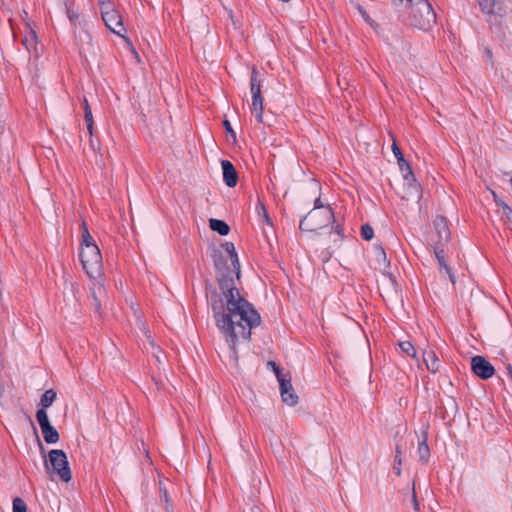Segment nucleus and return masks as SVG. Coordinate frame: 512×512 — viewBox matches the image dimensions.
Returning <instances> with one entry per match:
<instances>
[{
  "label": "nucleus",
  "instance_id": "obj_31",
  "mask_svg": "<svg viewBox=\"0 0 512 512\" xmlns=\"http://www.w3.org/2000/svg\"><path fill=\"white\" fill-rule=\"evenodd\" d=\"M392 152L397 160L401 159V157H404L403 153L401 152V150L398 147L396 140L394 138H393V143H392Z\"/></svg>",
  "mask_w": 512,
  "mask_h": 512
},
{
  "label": "nucleus",
  "instance_id": "obj_39",
  "mask_svg": "<svg viewBox=\"0 0 512 512\" xmlns=\"http://www.w3.org/2000/svg\"><path fill=\"white\" fill-rule=\"evenodd\" d=\"M377 252H378V255H379V256H382V257H383V259L385 260V258H386V254H385L384 250H383L382 248H380Z\"/></svg>",
  "mask_w": 512,
  "mask_h": 512
},
{
  "label": "nucleus",
  "instance_id": "obj_3",
  "mask_svg": "<svg viewBox=\"0 0 512 512\" xmlns=\"http://www.w3.org/2000/svg\"><path fill=\"white\" fill-rule=\"evenodd\" d=\"M332 221H334L332 208L329 205L325 206L318 197L314 201V208L300 220L299 228L302 231H316Z\"/></svg>",
  "mask_w": 512,
  "mask_h": 512
},
{
  "label": "nucleus",
  "instance_id": "obj_19",
  "mask_svg": "<svg viewBox=\"0 0 512 512\" xmlns=\"http://www.w3.org/2000/svg\"><path fill=\"white\" fill-rule=\"evenodd\" d=\"M56 399V392L53 389L46 390L41 397L40 405L42 409L48 408Z\"/></svg>",
  "mask_w": 512,
  "mask_h": 512
},
{
  "label": "nucleus",
  "instance_id": "obj_17",
  "mask_svg": "<svg viewBox=\"0 0 512 512\" xmlns=\"http://www.w3.org/2000/svg\"><path fill=\"white\" fill-rule=\"evenodd\" d=\"M41 432L46 443L55 444L59 441V433L52 425L41 428Z\"/></svg>",
  "mask_w": 512,
  "mask_h": 512
},
{
  "label": "nucleus",
  "instance_id": "obj_8",
  "mask_svg": "<svg viewBox=\"0 0 512 512\" xmlns=\"http://www.w3.org/2000/svg\"><path fill=\"white\" fill-rule=\"evenodd\" d=\"M472 371L482 379H489L494 375L492 364L482 356H474L471 360Z\"/></svg>",
  "mask_w": 512,
  "mask_h": 512
},
{
  "label": "nucleus",
  "instance_id": "obj_41",
  "mask_svg": "<svg viewBox=\"0 0 512 512\" xmlns=\"http://www.w3.org/2000/svg\"><path fill=\"white\" fill-rule=\"evenodd\" d=\"M413 501H414L415 507L417 508V506H418V502H417V500H416L415 493L413 494Z\"/></svg>",
  "mask_w": 512,
  "mask_h": 512
},
{
  "label": "nucleus",
  "instance_id": "obj_22",
  "mask_svg": "<svg viewBox=\"0 0 512 512\" xmlns=\"http://www.w3.org/2000/svg\"><path fill=\"white\" fill-rule=\"evenodd\" d=\"M256 211H257L258 216L261 219H263V221H265L267 224L271 225V219L268 215V212H267L263 202L258 201V203L256 205Z\"/></svg>",
  "mask_w": 512,
  "mask_h": 512
},
{
  "label": "nucleus",
  "instance_id": "obj_32",
  "mask_svg": "<svg viewBox=\"0 0 512 512\" xmlns=\"http://www.w3.org/2000/svg\"><path fill=\"white\" fill-rule=\"evenodd\" d=\"M84 120H85V123H94V120H93V115H92V110L90 107H85V111H84Z\"/></svg>",
  "mask_w": 512,
  "mask_h": 512
},
{
  "label": "nucleus",
  "instance_id": "obj_36",
  "mask_svg": "<svg viewBox=\"0 0 512 512\" xmlns=\"http://www.w3.org/2000/svg\"><path fill=\"white\" fill-rule=\"evenodd\" d=\"M359 10H360L362 16L364 17V19L368 22L370 20V17L367 15V13L364 10H362L360 7H359Z\"/></svg>",
  "mask_w": 512,
  "mask_h": 512
},
{
  "label": "nucleus",
  "instance_id": "obj_5",
  "mask_svg": "<svg viewBox=\"0 0 512 512\" xmlns=\"http://www.w3.org/2000/svg\"><path fill=\"white\" fill-rule=\"evenodd\" d=\"M101 16L106 27L120 37H124L126 29L123 24L122 16L115 10L109 2L99 0Z\"/></svg>",
  "mask_w": 512,
  "mask_h": 512
},
{
  "label": "nucleus",
  "instance_id": "obj_37",
  "mask_svg": "<svg viewBox=\"0 0 512 512\" xmlns=\"http://www.w3.org/2000/svg\"><path fill=\"white\" fill-rule=\"evenodd\" d=\"M324 218L319 214L316 218H314L311 223L313 222H322Z\"/></svg>",
  "mask_w": 512,
  "mask_h": 512
},
{
  "label": "nucleus",
  "instance_id": "obj_42",
  "mask_svg": "<svg viewBox=\"0 0 512 512\" xmlns=\"http://www.w3.org/2000/svg\"><path fill=\"white\" fill-rule=\"evenodd\" d=\"M85 107H90V105H89V103H88V101H87V99H86V98H84V108H85Z\"/></svg>",
  "mask_w": 512,
  "mask_h": 512
},
{
  "label": "nucleus",
  "instance_id": "obj_15",
  "mask_svg": "<svg viewBox=\"0 0 512 512\" xmlns=\"http://www.w3.org/2000/svg\"><path fill=\"white\" fill-rule=\"evenodd\" d=\"M434 226L438 230L440 242H448L450 239V231L446 220L443 217H439L434 221Z\"/></svg>",
  "mask_w": 512,
  "mask_h": 512
},
{
  "label": "nucleus",
  "instance_id": "obj_24",
  "mask_svg": "<svg viewBox=\"0 0 512 512\" xmlns=\"http://www.w3.org/2000/svg\"><path fill=\"white\" fill-rule=\"evenodd\" d=\"M36 418H37L40 428L51 425L45 409H42V408L39 409L36 413Z\"/></svg>",
  "mask_w": 512,
  "mask_h": 512
},
{
  "label": "nucleus",
  "instance_id": "obj_21",
  "mask_svg": "<svg viewBox=\"0 0 512 512\" xmlns=\"http://www.w3.org/2000/svg\"><path fill=\"white\" fill-rule=\"evenodd\" d=\"M399 347L403 353L414 359H417V352L414 345L410 341H401Z\"/></svg>",
  "mask_w": 512,
  "mask_h": 512
},
{
  "label": "nucleus",
  "instance_id": "obj_40",
  "mask_svg": "<svg viewBox=\"0 0 512 512\" xmlns=\"http://www.w3.org/2000/svg\"><path fill=\"white\" fill-rule=\"evenodd\" d=\"M143 331L146 334L147 338L150 339L149 332H148V330L144 326H143Z\"/></svg>",
  "mask_w": 512,
  "mask_h": 512
},
{
  "label": "nucleus",
  "instance_id": "obj_28",
  "mask_svg": "<svg viewBox=\"0 0 512 512\" xmlns=\"http://www.w3.org/2000/svg\"><path fill=\"white\" fill-rule=\"evenodd\" d=\"M494 197L496 195L493 193ZM496 203L502 207L503 213L506 215L509 221L512 222V208H510L505 202L499 201L497 198H495Z\"/></svg>",
  "mask_w": 512,
  "mask_h": 512
},
{
  "label": "nucleus",
  "instance_id": "obj_7",
  "mask_svg": "<svg viewBox=\"0 0 512 512\" xmlns=\"http://www.w3.org/2000/svg\"><path fill=\"white\" fill-rule=\"evenodd\" d=\"M48 457L53 471L63 482H69L72 478V473L66 453L61 449H53L49 452Z\"/></svg>",
  "mask_w": 512,
  "mask_h": 512
},
{
  "label": "nucleus",
  "instance_id": "obj_6",
  "mask_svg": "<svg viewBox=\"0 0 512 512\" xmlns=\"http://www.w3.org/2000/svg\"><path fill=\"white\" fill-rule=\"evenodd\" d=\"M250 92L252 97L251 113L255 115L258 123L263 122V98L261 96V80L258 71L253 68L250 77Z\"/></svg>",
  "mask_w": 512,
  "mask_h": 512
},
{
  "label": "nucleus",
  "instance_id": "obj_35",
  "mask_svg": "<svg viewBox=\"0 0 512 512\" xmlns=\"http://www.w3.org/2000/svg\"><path fill=\"white\" fill-rule=\"evenodd\" d=\"M86 126H87V130H88L89 134L92 135L94 123H87Z\"/></svg>",
  "mask_w": 512,
  "mask_h": 512
},
{
  "label": "nucleus",
  "instance_id": "obj_34",
  "mask_svg": "<svg viewBox=\"0 0 512 512\" xmlns=\"http://www.w3.org/2000/svg\"><path fill=\"white\" fill-rule=\"evenodd\" d=\"M334 231H335V233H336V234H338L340 237H342V236H343V229H342L341 225H336V226L334 227Z\"/></svg>",
  "mask_w": 512,
  "mask_h": 512
},
{
  "label": "nucleus",
  "instance_id": "obj_25",
  "mask_svg": "<svg viewBox=\"0 0 512 512\" xmlns=\"http://www.w3.org/2000/svg\"><path fill=\"white\" fill-rule=\"evenodd\" d=\"M401 465H402L401 448L399 445H397L396 446V455L394 458V466H393V470L397 476L401 475Z\"/></svg>",
  "mask_w": 512,
  "mask_h": 512
},
{
  "label": "nucleus",
  "instance_id": "obj_16",
  "mask_svg": "<svg viewBox=\"0 0 512 512\" xmlns=\"http://www.w3.org/2000/svg\"><path fill=\"white\" fill-rule=\"evenodd\" d=\"M209 227L211 230L219 233L221 236L227 235L230 231V227L226 222L214 218L209 220Z\"/></svg>",
  "mask_w": 512,
  "mask_h": 512
},
{
  "label": "nucleus",
  "instance_id": "obj_23",
  "mask_svg": "<svg viewBox=\"0 0 512 512\" xmlns=\"http://www.w3.org/2000/svg\"><path fill=\"white\" fill-rule=\"evenodd\" d=\"M481 10L486 14H491L494 11L495 0H477Z\"/></svg>",
  "mask_w": 512,
  "mask_h": 512
},
{
  "label": "nucleus",
  "instance_id": "obj_18",
  "mask_svg": "<svg viewBox=\"0 0 512 512\" xmlns=\"http://www.w3.org/2000/svg\"><path fill=\"white\" fill-rule=\"evenodd\" d=\"M81 228H82V235H81V244H80V249H82V247H87V246H92V245H97L93 239V237L91 236V234L89 233V230H88V227L86 225V222L83 220L82 221V224H81Z\"/></svg>",
  "mask_w": 512,
  "mask_h": 512
},
{
  "label": "nucleus",
  "instance_id": "obj_1",
  "mask_svg": "<svg viewBox=\"0 0 512 512\" xmlns=\"http://www.w3.org/2000/svg\"><path fill=\"white\" fill-rule=\"evenodd\" d=\"M212 258L221 293L213 292L210 303L216 326L225 336L231 358L237 361V342L248 340L251 330L260 325L261 318L235 285L233 276L240 278V262L234 244L223 243L221 250L213 252Z\"/></svg>",
  "mask_w": 512,
  "mask_h": 512
},
{
  "label": "nucleus",
  "instance_id": "obj_20",
  "mask_svg": "<svg viewBox=\"0 0 512 512\" xmlns=\"http://www.w3.org/2000/svg\"><path fill=\"white\" fill-rule=\"evenodd\" d=\"M418 455H419V459L423 462H427L429 457H430V449H429V446L427 444V441L426 439L422 440L421 442H419V445H418Z\"/></svg>",
  "mask_w": 512,
  "mask_h": 512
},
{
  "label": "nucleus",
  "instance_id": "obj_27",
  "mask_svg": "<svg viewBox=\"0 0 512 512\" xmlns=\"http://www.w3.org/2000/svg\"><path fill=\"white\" fill-rule=\"evenodd\" d=\"M373 235H374V231L370 225H368V224L362 225L361 236L364 240H371L373 238Z\"/></svg>",
  "mask_w": 512,
  "mask_h": 512
},
{
  "label": "nucleus",
  "instance_id": "obj_30",
  "mask_svg": "<svg viewBox=\"0 0 512 512\" xmlns=\"http://www.w3.org/2000/svg\"><path fill=\"white\" fill-rule=\"evenodd\" d=\"M267 365L271 367L278 381H280V379L286 378V376L281 373L279 366L275 362L269 361Z\"/></svg>",
  "mask_w": 512,
  "mask_h": 512
},
{
  "label": "nucleus",
  "instance_id": "obj_12",
  "mask_svg": "<svg viewBox=\"0 0 512 512\" xmlns=\"http://www.w3.org/2000/svg\"><path fill=\"white\" fill-rule=\"evenodd\" d=\"M434 255L438 262L439 268L445 270V272L449 275L451 282L455 283V277L445 260L446 255L444 249L439 244L434 246Z\"/></svg>",
  "mask_w": 512,
  "mask_h": 512
},
{
  "label": "nucleus",
  "instance_id": "obj_14",
  "mask_svg": "<svg viewBox=\"0 0 512 512\" xmlns=\"http://www.w3.org/2000/svg\"><path fill=\"white\" fill-rule=\"evenodd\" d=\"M399 169L403 175V178L409 185L413 183H416V179L414 177L413 171L409 165V163L405 160L404 157H401V159L397 160Z\"/></svg>",
  "mask_w": 512,
  "mask_h": 512
},
{
  "label": "nucleus",
  "instance_id": "obj_4",
  "mask_svg": "<svg viewBox=\"0 0 512 512\" xmlns=\"http://www.w3.org/2000/svg\"><path fill=\"white\" fill-rule=\"evenodd\" d=\"M82 267L90 279L103 276V262L97 245L82 247L79 253Z\"/></svg>",
  "mask_w": 512,
  "mask_h": 512
},
{
  "label": "nucleus",
  "instance_id": "obj_33",
  "mask_svg": "<svg viewBox=\"0 0 512 512\" xmlns=\"http://www.w3.org/2000/svg\"><path fill=\"white\" fill-rule=\"evenodd\" d=\"M223 125H224V127H225L226 132H227V133H229V134H231L233 137H235V132H234V130L232 129V126H231L230 122H229L228 120H225V121L223 122Z\"/></svg>",
  "mask_w": 512,
  "mask_h": 512
},
{
  "label": "nucleus",
  "instance_id": "obj_29",
  "mask_svg": "<svg viewBox=\"0 0 512 512\" xmlns=\"http://www.w3.org/2000/svg\"><path fill=\"white\" fill-rule=\"evenodd\" d=\"M65 6H66V14H67V17L69 18V20L72 22V23H75L76 20L78 19V13L77 11H75L71 5H69L67 2H65Z\"/></svg>",
  "mask_w": 512,
  "mask_h": 512
},
{
  "label": "nucleus",
  "instance_id": "obj_26",
  "mask_svg": "<svg viewBox=\"0 0 512 512\" xmlns=\"http://www.w3.org/2000/svg\"><path fill=\"white\" fill-rule=\"evenodd\" d=\"M13 512H27V505L20 497L13 500Z\"/></svg>",
  "mask_w": 512,
  "mask_h": 512
},
{
  "label": "nucleus",
  "instance_id": "obj_9",
  "mask_svg": "<svg viewBox=\"0 0 512 512\" xmlns=\"http://www.w3.org/2000/svg\"><path fill=\"white\" fill-rule=\"evenodd\" d=\"M90 291L94 302V307L97 312H100L102 302L106 298V289L103 281V276L96 278V279H90Z\"/></svg>",
  "mask_w": 512,
  "mask_h": 512
},
{
  "label": "nucleus",
  "instance_id": "obj_11",
  "mask_svg": "<svg viewBox=\"0 0 512 512\" xmlns=\"http://www.w3.org/2000/svg\"><path fill=\"white\" fill-rule=\"evenodd\" d=\"M221 166L223 170L224 183L230 188L235 187L238 182V176L233 164L228 160H222Z\"/></svg>",
  "mask_w": 512,
  "mask_h": 512
},
{
  "label": "nucleus",
  "instance_id": "obj_38",
  "mask_svg": "<svg viewBox=\"0 0 512 512\" xmlns=\"http://www.w3.org/2000/svg\"><path fill=\"white\" fill-rule=\"evenodd\" d=\"M485 53L487 55V57L492 60V57H493V54H492V51L490 49H486L485 50Z\"/></svg>",
  "mask_w": 512,
  "mask_h": 512
},
{
  "label": "nucleus",
  "instance_id": "obj_13",
  "mask_svg": "<svg viewBox=\"0 0 512 512\" xmlns=\"http://www.w3.org/2000/svg\"><path fill=\"white\" fill-rule=\"evenodd\" d=\"M423 361L426 365V368L432 372L436 373L440 369V360L437 357L436 353L432 350L423 352Z\"/></svg>",
  "mask_w": 512,
  "mask_h": 512
},
{
  "label": "nucleus",
  "instance_id": "obj_10",
  "mask_svg": "<svg viewBox=\"0 0 512 512\" xmlns=\"http://www.w3.org/2000/svg\"><path fill=\"white\" fill-rule=\"evenodd\" d=\"M278 382L282 401L289 406H295L298 403V396L294 392L291 379L284 378Z\"/></svg>",
  "mask_w": 512,
  "mask_h": 512
},
{
  "label": "nucleus",
  "instance_id": "obj_2",
  "mask_svg": "<svg viewBox=\"0 0 512 512\" xmlns=\"http://www.w3.org/2000/svg\"><path fill=\"white\" fill-rule=\"evenodd\" d=\"M402 6L403 20L420 30L430 29L436 21V14L428 0H398Z\"/></svg>",
  "mask_w": 512,
  "mask_h": 512
}]
</instances>
